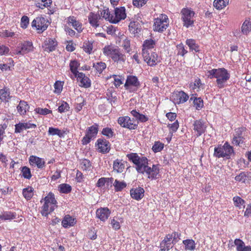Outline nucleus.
<instances>
[{
  "label": "nucleus",
  "mask_w": 251,
  "mask_h": 251,
  "mask_svg": "<svg viewBox=\"0 0 251 251\" xmlns=\"http://www.w3.org/2000/svg\"><path fill=\"white\" fill-rule=\"evenodd\" d=\"M57 45V43L55 39L49 38L45 41L43 48L44 51L50 52L54 50Z\"/></svg>",
  "instance_id": "obj_22"
},
{
  "label": "nucleus",
  "mask_w": 251,
  "mask_h": 251,
  "mask_svg": "<svg viewBox=\"0 0 251 251\" xmlns=\"http://www.w3.org/2000/svg\"><path fill=\"white\" fill-rule=\"evenodd\" d=\"M98 130L99 125L95 124L88 128L86 131V134L92 139H94L97 136Z\"/></svg>",
  "instance_id": "obj_33"
},
{
  "label": "nucleus",
  "mask_w": 251,
  "mask_h": 251,
  "mask_svg": "<svg viewBox=\"0 0 251 251\" xmlns=\"http://www.w3.org/2000/svg\"><path fill=\"white\" fill-rule=\"evenodd\" d=\"M98 151L102 153H107L110 150V143L104 139H98L96 143Z\"/></svg>",
  "instance_id": "obj_18"
},
{
  "label": "nucleus",
  "mask_w": 251,
  "mask_h": 251,
  "mask_svg": "<svg viewBox=\"0 0 251 251\" xmlns=\"http://www.w3.org/2000/svg\"><path fill=\"white\" fill-rule=\"evenodd\" d=\"M171 239L172 238L169 237L168 234L166 235L164 240L160 243L161 249L159 251H168L172 248L174 244Z\"/></svg>",
  "instance_id": "obj_25"
},
{
  "label": "nucleus",
  "mask_w": 251,
  "mask_h": 251,
  "mask_svg": "<svg viewBox=\"0 0 251 251\" xmlns=\"http://www.w3.org/2000/svg\"><path fill=\"white\" fill-rule=\"evenodd\" d=\"M181 14L183 25L187 28L192 26L194 24L195 12L190 9L184 8L182 10Z\"/></svg>",
  "instance_id": "obj_9"
},
{
  "label": "nucleus",
  "mask_w": 251,
  "mask_h": 251,
  "mask_svg": "<svg viewBox=\"0 0 251 251\" xmlns=\"http://www.w3.org/2000/svg\"><path fill=\"white\" fill-rule=\"evenodd\" d=\"M141 84L137 76L129 75L124 84L125 89L129 93H135L140 87Z\"/></svg>",
  "instance_id": "obj_7"
},
{
  "label": "nucleus",
  "mask_w": 251,
  "mask_h": 251,
  "mask_svg": "<svg viewBox=\"0 0 251 251\" xmlns=\"http://www.w3.org/2000/svg\"><path fill=\"white\" fill-rule=\"evenodd\" d=\"M11 96H10L9 89L7 87H4L0 89V100L4 102H8L10 100Z\"/></svg>",
  "instance_id": "obj_32"
},
{
  "label": "nucleus",
  "mask_w": 251,
  "mask_h": 251,
  "mask_svg": "<svg viewBox=\"0 0 251 251\" xmlns=\"http://www.w3.org/2000/svg\"><path fill=\"white\" fill-rule=\"evenodd\" d=\"M29 106L25 101H20L17 107V111L21 115H24L28 111Z\"/></svg>",
  "instance_id": "obj_34"
},
{
  "label": "nucleus",
  "mask_w": 251,
  "mask_h": 251,
  "mask_svg": "<svg viewBox=\"0 0 251 251\" xmlns=\"http://www.w3.org/2000/svg\"><path fill=\"white\" fill-rule=\"evenodd\" d=\"M41 203H43L41 207V213L43 216H47L57 207V201L54 195L50 192L47 196L40 201Z\"/></svg>",
  "instance_id": "obj_2"
},
{
  "label": "nucleus",
  "mask_w": 251,
  "mask_h": 251,
  "mask_svg": "<svg viewBox=\"0 0 251 251\" xmlns=\"http://www.w3.org/2000/svg\"><path fill=\"white\" fill-rule=\"evenodd\" d=\"M130 113L133 117L141 122H146L148 120V118L147 116L139 113L136 110H132Z\"/></svg>",
  "instance_id": "obj_44"
},
{
  "label": "nucleus",
  "mask_w": 251,
  "mask_h": 251,
  "mask_svg": "<svg viewBox=\"0 0 251 251\" xmlns=\"http://www.w3.org/2000/svg\"><path fill=\"white\" fill-rule=\"evenodd\" d=\"M246 128L240 127L235 129V133L232 140V143L236 146L243 144L245 139V132Z\"/></svg>",
  "instance_id": "obj_15"
},
{
  "label": "nucleus",
  "mask_w": 251,
  "mask_h": 251,
  "mask_svg": "<svg viewBox=\"0 0 251 251\" xmlns=\"http://www.w3.org/2000/svg\"><path fill=\"white\" fill-rule=\"evenodd\" d=\"M234 154L233 147L227 142L222 146L219 145L214 148L213 156L217 158L229 159Z\"/></svg>",
  "instance_id": "obj_5"
},
{
  "label": "nucleus",
  "mask_w": 251,
  "mask_h": 251,
  "mask_svg": "<svg viewBox=\"0 0 251 251\" xmlns=\"http://www.w3.org/2000/svg\"><path fill=\"white\" fill-rule=\"evenodd\" d=\"M33 46L31 42L27 41L19 44L15 50L14 53L23 55L33 50Z\"/></svg>",
  "instance_id": "obj_13"
},
{
  "label": "nucleus",
  "mask_w": 251,
  "mask_h": 251,
  "mask_svg": "<svg viewBox=\"0 0 251 251\" xmlns=\"http://www.w3.org/2000/svg\"><path fill=\"white\" fill-rule=\"evenodd\" d=\"M194 130L196 132L197 137L200 136L206 130V126L204 122L201 120H196L193 124Z\"/></svg>",
  "instance_id": "obj_20"
},
{
  "label": "nucleus",
  "mask_w": 251,
  "mask_h": 251,
  "mask_svg": "<svg viewBox=\"0 0 251 251\" xmlns=\"http://www.w3.org/2000/svg\"><path fill=\"white\" fill-rule=\"evenodd\" d=\"M102 52L105 56L111 58L114 62H124L126 60V55L121 52L117 46H105L102 49Z\"/></svg>",
  "instance_id": "obj_4"
},
{
  "label": "nucleus",
  "mask_w": 251,
  "mask_h": 251,
  "mask_svg": "<svg viewBox=\"0 0 251 251\" xmlns=\"http://www.w3.org/2000/svg\"><path fill=\"white\" fill-rule=\"evenodd\" d=\"M202 86V83L201 79L199 78L195 79L194 82H191L190 84V87L193 90H196L199 91Z\"/></svg>",
  "instance_id": "obj_48"
},
{
  "label": "nucleus",
  "mask_w": 251,
  "mask_h": 251,
  "mask_svg": "<svg viewBox=\"0 0 251 251\" xmlns=\"http://www.w3.org/2000/svg\"><path fill=\"white\" fill-rule=\"evenodd\" d=\"M23 176L24 178L30 179L31 177L30 170L28 167L25 166L21 170Z\"/></svg>",
  "instance_id": "obj_58"
},
{
  "label": "nucleus",
  "mask_w": 251,
  "mask_h": 251,
  "mask_svg": "<svg viewBox=\"0 0 251 251\" xmlns=\"http://www.w3.org/2000/svg\"><path fill=\"white\" fill-rule=\"evenodd\" d=\"M29 18L27 16H23L21 20V27L23 29L26 28L29 25Z\"/></svg>",
  "instance_id": "obj_60"
},
{
  "label": "nucleus",
  "mask_w": 251,
  "mask_h": 251,
  "mask_svg": "<svg viewBox=\"0 0 251 251\" xmlns=\"http://www.w3.org/2000/svg\"><path fill=\"white\" fill-rule=\"evenodd\" d=\"M54 92L56 94H60L62 91L63 85L60 81H57L54 84Z\"/></svg>",
  "instance_id": "obj_62"
},
{
  "label": "nucleus",
  "mask_w": 251,
  "mask_h": 251,
  "mask_svg": "<svg viewBox=\"0 0 251 251\" xmlns=\"http://www.w3.org/2000/svg\"><path fill=\"white\" fill-rule=\"evenodd\" d=\"M76 223L75 218L69 215H66L63 218L62 221V225L64 228H69L74 226Z\"/></svg>",
  "instance_id": "obj_27"
},
{
  "label": "nucleus",
  "mask_w": 251,
  "mask_h": 251,
  "mask_svg": "<svg viewBox=\"0 0 251 251\" xmlns=\"http://www.w3.org/2000/svg\"><path fill=\"white\" fill-rule=\"evenodd\" d=\"M110 224L113 229L119 230L121 227V224L123 222V218L121 217H114L110 220Z\"/></svg>",
  "instance_id": "obj_35"
},
{
  "label": "nucleus",
  "mask_w": 251,
  "mask_h": 251,
  "mask_svg": "<svg viewBox=\"0 0 251 251\" xmlns=\"http://www.w3.org/2000/svg\"><path fill=\"white\" fill-rule=\"evenodd\" d=\"M122 47L127 53H129L131 51L130 41L129 39L126 37L123 41Z\"/></svg>",
  "instance_id": "obj_54"
},
{
  "label": "nucleus",
  "mask_w": 251,
  "mask_h": 251,
  "mask_svg": "<svg viewBox=\"0 0 251 251\" xmlns=\"http://www.w3.org/2000/svg\"><path fill=\"white\" fill-rule=\"evenodd\" d=\"M125 168V165L122 163V161L119 159H117L114 161L113 163V169L117 173H122Z\"/></svg>",
  "instance_id": "obj_41"
},
{
  "label": "nucleus",
  "mask_w": 251,
  "mask_h": 251,
  "mask_svg": "<svg viewBox=\"0 0 251 251\" xmlns=\"http://www.w3.org/2000/svg\"><path fill=\"white\" fill-rule=\"evenodd\" d=\"M126 186V183L124 181H120L118 179H115L113 182V186L115 192L122 191Z\"/></svg>",
  "instance_id": "obj_38"
},
{
  "label": "nucleus",
  "mask_w": 251,
  "mask_h": 251,
  "mask_svg": "<svg viewBox=\"0 0 251 251\" xmlns=\"http://www.w3.org/2000/svg\"><path fill=\"white\" fill-rule=\"evenodd\" d=\"M29 162L32 166H37L42 169L45 166V161L43 159L34 155H31L29 158Z\"/></svg>",
  "instance_id": "obj_26"
},
{
  "label": "nucleus",
  "mask_w": 251,
  "mask_h": 251,
  "mask_svg": "<svg viewBox=\"0 0 251 251\" xmlns=\"http://www.w3.org/2000/svg\"><path fill=\"white\" fill-rule=\"evenodd\" d=\"M129 160L135 165L136 171L144 174L146 167L148 166L149 160L144 156H139L137 153H130L127 155Z\"/></svg>",
  "instance_id": "obj_6"
},
{
  "label": "nucleus",
  "mask_w": 251,
  "mask_h": 251,
  "mask_svg": "<svg viewBox=\"0 0 251 251\" xmlns=\"http://www.w3.org/2000/svg\"><path fill=\"white\" fill-rule=\"evenodd\" d=\"M169 237L172 238L173 244H176L179 240L180 234L177 232H173L172 234H168Z\"/></svg>",
  "instance_id": "obj_64"
},
{
  "label": "nucleus",
  "mask_w": 251,
  "mask_h": 251,
  "mask_svg": "<svg viewBox=\"0 0 251 251\" xmlns=\"http://www.w3.org/2000/svg\"><path fill=\"white\" fill-rule=\"evenodd\" d=\"M58 189L61 193L64 194L69 193L72 190L71 186L69 184L66 183L60 184L58 187Z\"/></svg>",
  "instance_id": "obj_50"
},
{
  "label": "nucleus",
  "mask_w": 251,
  "mask_h": 251,
  "mask_svg": "<svg viewBox=\"0 0 251 251\" xmlns=\"http://www.w3.org/2000/svg\"><path fill=\"white\" fill-rule=\"evenodd\" d=\"M186 44L188 46L190 49L192 50H194L196 52L200 51L199 46L196 44V41L193 39H187L186 41Z\"/></svg>",
  "instance_id": "obj_47"
},
{
  "label": "nucleus",
  "mask_w": 251,
  "mask_h": 251,
  "mask_svg": "<svg viewBox=\"0 0 251 251\" xmlns=\"http://www.w3.org/2000/svg\"><path fill=\"white\" fill-rule=\"evenodd\" d=\"M94 67L98 73H101L106 68V65L105 63L100 62L94 64Z\"/></svg>",
  "instance_id": "obj_57"
},
{
  "label": "nucleus",
  "mask_w": 251,
  "mask_h": 251,
  "mask_svg": "<svg viewBox=\"0 0 251 251\" xmlns=\"http://www.w3.org/2000/svg\"><path fill=\"white\" fill-rule=\"evenodd\" d=\"M77 79L80 82V86L85 88H88L91 86V81L90 79L85 76L82 73H78Z\"/></svg>",
  "instance_id": "obj_29"
},
{
  "label": "nucleus",
  "mask_w": 251,
  "mask_h": 251,
  "mask_svg": "<svg viewBox=\"0 0 251 251\" xmlns=\"http://www.w3.org/2000/svg\"><path fill=\"white\" fill-rule=\"evenodd\" d=\"M155 41L151 39L145 40L142 45V52H149L155 46Z\"/></svg>",
  "instance_id": "obj_31"
},
{
  "label": "nucleus",
  "mask_w": 251,
  "mask_h": 251,
  "mask_svg": "<svg viewBox=\"0 0 251 251\" xmlns=\"http://www.w3.org/2000/svg\"><path fill=\"white\" fill-rule=\"evenodd\" d=\"M144 189L141 187L132 188L130 191L131 198L137 201H139L144 197Z\"/></svg>",
  "instance_id": "obj_24"
},
{
  "label": "nucleus",
  "mask_w": 251,
  "mask_h": 251,
  "mask_svg": "<svg viewBox=\"0 0 251 251\" xmlns=\"http://www.w3.org/2000/svg\"><path fill=\"white\" fill-rule=\"evenodd\" d=\"M145 173L148 176V178L153 180L156 179L159 177V167L158 165H152V167L148 166Z\"/></svg>",
  "instance_id": "obj_17"
},
{
  "label": "nucleus",
  "mask_w": 251,
  "mask_h": 251,
  "mask_svg": "<svg viewBox=\"0 0 251 251\" xmlns=\"http://www.w3.org/2000/svg\"><path fill=\"white\" fill-rule=\"evenodd\" d=\"M184 245V248L186 251H194L196 249V243L192 239L184 240L182 242Z\"/></svg>",
  "instance_id": "obj_37"
},
{
  "label": "nucleus",
  "mask_w": 251,
  "mask_h": 251,
  "mask_svg": "<svg viewBox=\"0 0 251 251\" xmlns=\"http://www.w3.org/2000/svg\"><path fill=\"white\" fill-rule=\"evenodd\" d=\"M113 180L114 178L113 177H101L99 179L96 184V186L99 188H102L106 183H109V182L112 183Z\"/></svg>",
  "instance_id": "obj_45"
},
{
  "label": "nucleus",
  "mask_w": 251,
  "mask_h": 251,
  "mask_svg": "<svg viewBox=\"0 0 251 251\" xmlns=\"http://www.w3.org/2000/svg\"><path fill=\"white\" fill-rule=\"evenodd\" d=\"M171 100L175 104H180L185 102L189 99V96L182 91L173 93L171 96Z\"/></svg>",
  "instance_id": "obj_16"
},
{
  "label": "nucleus",
  "mask_w": 251,
  "mask_h": 251,
  "mask_svg": "<svg viewBox=\"0 0 251 251\" xmlns=\"http://www.w3.org/2000/svg\"><path fill=\"white\" fill-rule=\"evenodd\" d=\"M15 132L20 133L23 130L29 128H35L36 125L30 122L26 123H19L15 125Z\"/></svg>",
  "instance_id": "obj_23"
},
{
  "label": "nucleus",
  "mask_w": 251,
  "mask_h": 251,
  "mask_svg": "<svg viewBox=\"0 0 251 251\" xmlns=\"http://www.w3.org/2000/svg\"><path fill=\"white\" fill-rule=\"evenodd\" d=\"M169 23L168 16L165 14H160L154 20L153 30L160 32H163L168 27Z\"/></svg>",
  "instance_id": "obj_8"
},
{
  "label": "nucleus",
  "mask_w": 251,
  "mask_h": 251,
  "mask_svg": "<svg viewBox=\"0 0 251 251\" xmlns=\"http://www.w3.org/2000/svg\"><path fill=\"white\" fill-rule=\"evenodd\" d=\"M111 212L107 207L100 208L96 210V217L102 222L107 220L110 215Z\"/></svg>",
  "instance_id": "obj_21"
},
{
  "label": "nucleus",
  "mask_w": 251,
  "mask_h": 251,
  "mask_svg": "<svg viewBox=\"0 0 251 251\" xmlns=\"http://www.w3.org/2000/svg\"><path fill=\"white\" fill-rule=\"evenodd\" d=\"M69 104L66 102L63 101L61 104L58 107V110L60 113L65 112L69 110Z\"/></svg>",
  "instance_id": "obj_63"
},
{
  "label": "nucleus",
  "mask_w": 251,
  "mask_h": 251,
  "mask_svg": "<svg viewBox=\"0 0 251 251\" xmlns=\"http://www.w3.org/2000/svg\"><path fill=\"white\" fill-rule=\"evenodd\" d=\"M142 56L144 61L151 67L155 66L160 62L159 58L155 52L150 51L142 52Z\"/></svg>",
  "instance_id": "obj_11"
},
{
  "label": "nucleus",
  "mask_w": 251,
  "mask_h": 251,
  "mask_svg": "<svg viewBox=\"0 0 251 251\" xmlns=\"http://www.w3.org/2000/svg\"><path fill=\"white\" fill-rule=\"evenodd\" d=\"M15 33L11 30L7 29L2 30L0 32V36L3 38L13 37L15 35Z\"/></svg>",
  "instance_id": "obj_61"
},
{
  "label": "nucleus",
  "mask_w": 251,
  "mask_h": 251,
  "mask_svg": "<svg viewBox=\"0 0 251 251\" xmlns=\"http://www.w3.org/2000/svg\"><path fill=\"white\" fill-rule=\"evenodd\" d=\"M234 244L237 251H251V246H246L245 243L240 239H235Z\"/></svg>",
  "instance_id": "obj_28"
},
{
  "label": "nucleus",
  "mask_w": 251,
  "mask_h": 251,
  "mask_svg": "<svg viewBox=\"0 0 251 251\" xmlns=\"http://www.w3.org/2000/svg\"><path fill=\"white\" fill-rule=\"evenodd\" d=\"M164 145L159 141H156L152 147V150L154 152L161 151L164 148Z\"/></svg>",
  "instance_id": "obj_55"
},
{
  "label": "nucleus",
  "mask_w": 251,
  "mask_h": 251,
  "mask_svg": "<svg viewBox=\"0 0 251 251\" xmlns=\"http://www.w3.org/2000/svg\"><path fill=\"white\" fill-rule=\"evenodd\" d=\"M206 75L210 79L216 78L217 86L220 89L226 86L227 81L230 77V73L224 68L212 69L207 72Z\"/></svg>",
  "instance_id": "obj_1"
},
{
  "label": "nucleus",
  "mask_w": 251,
  "mask_h": 251,
  "mask_svg": "<svg viewBox=\"0 0 251 251\" xmlns=\"http://www.w3.org/2000/svg\"><path fill=\"white\" fill-rule=\"evenodd\" d=\"M35 112L36 113L42 115H46L51 113L52 112V111L47 108H42L38 107L35 109Z\"/></svg>",
  "instance_id": "obj_59"
},
{
  "label": "nucleus",
  "mask_w": 251,
  "mask_h": 251,
  "mask_svg": "<svg viewBox=\"0 0 251 251\" xmlns=\"http://www.w3.org/2000/svg\"><path fill=\"white\" fill-rule=\"evenodd\" d=\"M8 61H10L11 63L10 65L6 63L0 64V69L2 71H10L11 68L14 66V61L12 58H8Z\"/></svg>",
  "instance_id": "obj_49"
},
{
  "label": "nucleus",
  "mask_w": 251,
  "mask_h": 251,
  "mask_svg": "<svg viewBox=\"0 0 251 251\" xmlns=\"http://www.w3.org/2000/svg\"><path fill=\"white\" fill-rule=\"evenodd\" d=\"M104 18L102 15L94 12H90L88 16V20L90 25L94 28H96L102 26V22Z\"/></svg>",
  "instance_id": "obj_12"
},
{
  "label": "nucleus",
  "mask_w": 251,
  "mask_h": 251,
  "mask_svg": "<svg viewBox=\"0 0 251 251\" xmlns=\"http://www.w3.org/2000/svg\"><path fill=\"white\" fill-rule=\"evenodd\" d=\"M79 65V63L76 60H72L70 63V70L75 75V77H76L78 73H79L77 71Z\"/></svg>",
  "instance_id": "obj_43"
},
{
  "label": "nucleus",
  "mask_w": 251,
  "mask_h": 251,
  "mask_svg": "<svg viewBox=\"0 0 251 251\" xmlns=\"http://www.w3.org/2000/svg\"><path fill=\"white\" fill-rule=\"evenodd\" d=\"M23 195L27 200L31 199L33 196V189L31 187L28 186L23 190Z\"/></svg>",
  "instance_id": "obj_46"
},
{
  "label": "nucleus",
  "mask_w": 251,
  "mask_h": 251,
  "mask_svg": "<svg viewBox=\"0 0 251 251\" xmlns=\"http://www.w3.org/2000/svg\"><path fill=\"white\" fill-rule=\"evenodd\" d=\"M67 24L72 26L78 33H81L83 29L82 24L74 16H70L66 19Z\"/></svg>",
  "instance_id": "obj_19"
},
{
  "label": "nucleus",
  "mask_w": 251,
  "mask_h": 251,
  "mask_svg": "<svg viewBox=\"0 0 251 251\" xmlns=\"http://www.w3.org/2000/svg\"><path fill=\"white\" fill-rule=\"evenodd\" d=\"M228 2L229 0H215L213 5L217 9L221 10L228 5Z\"/></svg>",
  "instance_id": "obj_40"
},
{
  "label": "nucleus",
  "mask_w": 251,
  "mask_h": 251,
  "mask_svg": "<svg viewBox=\"0 0 251 251\" xmlns=\"http://www.w3.org/2000/svg\"><path fill=\"white\" fill-rule=\"evenodd\" d=\"M31 26L35 27L39 33H41L48 28V21L43 17H37L32 21Z\"/></svg>",
  "instance_id": "obj_14"
},
{
  "label": "nucleus",
  "mask_w": 251,
  "mask_h": 251,
  "mask_svg": "<svg viewBox=\"0 0 251 251\" xmlns=\"http://www.w3.org/2000/svg\"><path fill=\"white\" fill-rule=\"evenodd\" d=\"M81 168L84 171H89L91 168V163L87 159H84L80 163Z\"/></svg>",
  "instance_id": "obj_53"
},
{
  "label": "nucleus",
  "mask_w": 251,
  "mask_h": 251,
  "mask_svg": "<svg viewBox=\"0 0 251 251\" xmlns=\"http://www.w3.org/2000/svg\"><path fill=\"white\" fill-rule=\"evenodd\" d=\"M118 123L121 126L129 129H135L138 126L137 123L133 118L131 119L128 116L120 117L118 119Z\"/></svg>",
  "instance_id": "obj_10"
},
{
  "label": "nucleus",
  "mask_w": 251,
  "mask_h": 251,
  "mask_svg": "<svg viewBox=\"0 0 251 251\" xmlns=\"http://www.w3.org/2000/svg\"><path fill=\"white\" fill-rule=\"evenodd\" d=\"M196 96V94L192 95L190 100L193 101L196 109L200 110L203 106V100L201 98H197Z\"/></svg>",
  "instance_id": "obj_36"
},
{
  "label": "nucleus",
  "mask_w": 251,
  "mask_h": 251,
  "mask_svg": "<svg viewBox=\"0 0 251 251\" xmlns=\"http://www.w3.org/2000/svg\"><path fill=\"white\" fill-rule=\"evenodd\" d=\"M48 133L50 135L54 136L58 135L60 137H62L64 136L65 132L57 128H54L50 127L49 128Z\"/></svg>",
  "instance_id": "obj_42"
},
{
  "label": "nucleus",
  "mask_w": 251,
  "mask_h": 251,
  "mask_svg": "<svg viewBox=\"0 0 251 251\" xmlns=\"http://www.w3.org/2000/svg\"><path fill=\"white\" fill-rule=\"evenodd\" d=\"M102 15L104 19L114 24L117 23L126 18V9L124 7L116 8L112 13L108 9H104L102 11Z\"/></svg>",
  "instance_id": "obj_3"
},
{
  "label": "nucleus",
  "mask_w": 251,
  "mask_h": 251,
  "mask_svg": "<svg viewBox=\"0 0 251 251\" xmlns=\"http://www.w3.org/2000/svg\"><path fill=\"white\" fill-rule=\"evenodd\" d=\"M101 134L106 136L107 138H112L114 135L113 130L108 127H104L102 129Z\"/></svg>",
  "instance_id": "obj_51"
},
{
  "label": "nucleus",
  "mask_w": 251,
  "mask_h": 251,
  "mask_svg": "<svg viewBox=\"0 0 251 251\" xmlns=\"http://www.w3.org/2000/svg\"><path fill=\"white\" fill-rule=\"evenodd\" d=\"M16 218V214L10 211H5L0 215V220L2 221L11 220Z\"/></svg>",
  "instance_id": "obj_39"
},
{
  "label": "nucleus",
  "mask_w": 251,
  "mask_h": 251,
  "mask_svg": "<svg viewBox=\"0 0 251 251\" xmlns=\"http://www.w3.org/2000/svg\"><path fill=\"white\" fill-rule=\"evenodd\" d=\"M233 201L235 206L239 208H241V206L244 205L245 203V201L238 196L234 197L233 199Z\"/></svg>",
  "instance_id": "obj_56"
},
{
  "label": "nucleus",
  "mask_w": 251,
  "mask_h": 251,
  "mask_svg": "<svg viewBox=\"0 0 251 251\" xmlns=\"http://www.w3.org/2000/svg\"><path fill=\"white\" fill-rule=\"evenodd\" d=\"M248 176L246 173L242 172L235 177V180L237 181L246 183L247 181Z\"/></svg>",
  "instance_id": "obj_52"
},
{
  "label": "nucleus",
  "mask_w": 251,
  "mask_h": 251,
  "mask_svg": "<svg viewBox=\"0 0 251 251\" xmlns=\"http://www.w3.org/2000/svg\"><path fill=\"white\" fill-rule=\"evenodd\" d=\"M241 33L245 35H248L251 32V19L247 18L243 23L241 27Z\"/></svg>",
  "instance_id": "obj_30"
}]
</instances>
